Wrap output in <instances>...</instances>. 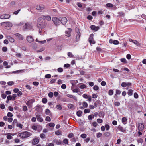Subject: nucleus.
<instances>
[{
    "mask_svg": "<svg viewBox=\"0 0 146 146\" xmlns=\"http://www.w3.org/2000/svg\"><path fill=\"white\" fill-rule=\"evenodd\" d=\"M127 119L126 117H124L122 119V121L124 124H126L127 123Z\"/></svg>",
    "mask_w": 146,
    "mask_h": 146,
    "instance_id": "nucleus-23",
    "label": "nucleus"
},
{
    "mask_svg": "<svg viewBox=\"0 0 146 146\" xmlns=\"http://www.w3.org/2000/svg\"><path fill=\"white\" fill-rule=\"evenodd\" d=\"M138 130L140 131H143L145 127L144 124L143 122H142L141 123H138Z\"/></svg>",
    "mask_w": 146,
    "mask_h": 146,
    "instance_id": "nucleus-5",
    "label": "nucleus"
},
{
    "mask_svg": "<svg viewBox=\"0 0 146 146\" xmlns=\"http://www.w3.org/2000/svg\"><path fill=\"white\" fill-rule=\"evenodd\" d=\"M106 6L108 7H113V5L111 3H108L106 4Z\"/></svg>",
    "mask_w": 146,
    "mask_h": 146,
    "instance_id": "nucleus-43",
    "label": "nucleus"
},
{
    "mask_svg": "<svg viewBox=\"0 0 146 146\" xmlns=\"http://www.w3.org/2000/svg\"><path fill=\"white\" fill-rule=\"evenodd\" d=\"M72 91L73 92L77 93L80 92V89L78 88H75L73 89Z\"/></svg>",
    "mask_w": 146,
    "mask_h": 146,
    "instance_id": "nucleus-46",
    "label": "nucleus"
},
{
    "mask_svg": "<svg viewBox=\"0 0 146 146\" xmlns=\"http://www.w3.org/2000/svg\"><path fill=\"white\" fill-rule=\"evenodd\" d=\"M17 126L19 127L20 129H22L23 125L21 124L17 123Z\"/></svg>",
    "mask_w": 146,
    "mask_h": 146,
    "instance_id": "nucleus-54",
    "label": "nucleus"
},
{
    "mask_svg": "<svg viewBox=\"0 0 146 146\" xmlns=\"http://www.w3.org/2000/svg\"><path fill=\"white\" fill-rule=\"evenodd\" d=\"M53 142L58 145H60L62 143L61 141L60 140H58L56 139H54L53 140Z\"/></svg>",
    "mask_w": 146,
    "mask_h": 146,
    "instance_id": "nucleus-17",
    "label": "nucleus"
},
{
    "mask_svg": "<svg viewBox=\"0 0 146 146\" xmlns=\"http://www.w3.org/2000/svg\"><path fill=\"white\" fill-rule=\"evenodd\" d=\"M82 105L84 108H86L88 106V104L85 102H83Z\"/></svg>",
    "mask_w": 146,
    "mask_h": 146,
    "instance_id": "nucleus-29",
    "label": "nucleus"
},
{
    "mask_svg": "<svg viewBox=\"0 0 146 146\" xmlns=\"http://www.w3.org/2000/svg\"><path fill=\"white\" fill-rule=\"evenodd\" d=\"M45 120L47 121L50 122L51 121V119L49 117L47 116Z\"/></svg>",
    "mask_w": 146,
    "mask_h": 146,
    "instance_id": "nucleus-49",
    "label": "nucleus"
},
{
    "mask_svg": "<svg viewBox=\"0 0 146 146\" xmlns=\"http://www.w3.org/2000/svg\"><path fill=\"white\" fill-rule=\"evenodd\" d=\"M32 135L31 133L27 131H25L19 134L18 135L22 139L27 138Z\"/></svg>",
    "mask_w": 146,
    "mask_h": 146,
    "instance_id": "nucleus-2",
    "label": "nucleus"
},
{
    "mask_svg": "<svg viewBox=\"0 0 146 146\" xmlns=\"http://www.w3.org/2000/svg\"><path fill=\"white\" fill-rule=\"evenodd\" d=\"M39 141V139H38L35 138L33 139L32 143L34 145H36L38 143Z\"/></svg>",
    "mask_w": 146,
    "mask_h": 146,
    "instance_id": "nucleus-15",
    "label": "nucleus"
},
{
    "mask_svg": "<svg viewBox=\"0 0 146 146\" xmlns=\"http://www.w3.org/2000/svg\"><path fill=\"white\" fill-rule=\"evenodd\" d=\"M121 86L123 87H125L127 86V83L123 82L122 83Z\"/></svg>",
    "mask_w": 146,
    "mask_h": 146,
    "instance_id": "nucleus-33",
    "label": "nucleus"
},
{
    "mask_svg": "<svg viewBox=\"0 0 146 146\" xmlns=\"http://www.w3.org/2000/svg\"><path fill=\"white\" fill-rule=\"evenodd\" d=\"M58 72H62L63 71V69L62 68H59L57 69Z\"/></svg>",
    "mask_w": 146,
    "mask_h": 146,
    "instance_id": "nucleus-58",
    "label": "nucleus"
},
{
    "mask_svg": "<svg viewBox=\"0 0 146 146\" xmlns=\"http://www.w3.org/2000/svg\"><path fill=\"white\" fill-rule=\"evenodd\" d=\"M118 128L119 131L123 132H124L126 131L125 129L120 125L118 127Z\"/></svg>",
    "mask_w": 146,
    "mask_h": 146,
    "instance_id": "nucleus-21",
    "label": "nucleus"
},
{
    "mask_svg": "<svg viewBox=\"0 0 146 146\" xmlns=\"http://www.w3.org/2000/svg\"><path fill=\"white\" fill-rule=\"evenodd\" d=\"M82 113V111L80 110L78 111L76 113L77 115L79 117H80Z\"/></svg>",
    "mask_w": 146,
    "mask_h": 146,
    "instance_id": "nucleus-28",
    "label": "nucleus"
},
{
    "mask_svg": "<svg viewBox=\"0 0 146 146\" xmlns=\"http://www.w3.org/2000/svg\"><path fill=\"white\" fill-rule=\"evenodd\" d=\"M67 106L68 108L70 109H74V106L71 104H68L67 105Z\"/></svg>",
    "mask_w": 146,
    "mask_h": 146,
    "instance_id": "nucleus-25",
    "label": "nucleus"
},
{
    "mask_svg": "<svg viewBox=\"0 0 146 146\" xmlns=\"http://www.w3.org/2000/svg\"><path fill=\"white\" fill-rule=\"evenodd\" d=\"M55 134L57 135H60L61 134V132L59 130H58L55 132Z\"/></svg>",
    "mask_w": 146,
    "mask_h": 146,
    "instance_id": "nucleus-40",
    "label": "nucleus"
},
{
    "mask_svg": "<svg viewBox=\"0 0 146 146\" xmlns=\"http://www.w3.org/2000/svg\"><path fill=\"white\" fill-rule=\"evenodd\" d=\"M68 56L70 57H72L73 56L72 53L71 52H69L68 54Z\"/></svg>",
    "mask_w": 146,
    "mask_h": 146,
    "instance_id": "nucleus-64",
    "label": "nucleus"
},
{
    "mask_svg": "<svg viewBox=\"0 0 146 146\" xmlns=\"http://www.w3.org/2000/svg\"><path fill=\"white\" fill-rule=\"evenodd\" d=\"M35 101V100H30L27 102L26 103V104L28 106H29L34 102Z\"/></svg>",
    "mask_w": 146,
    "mask_h": 146,
    "instance_id": "nucleus-18",
    "label": "nucleus"
},
{
    "mask_svg": "<svg viewBox=\"0 0 146 146\" xmlns=\"http://www.w3.org/2000/svg\"><path fill=\"white\" fill-rule=\"evenodd\" d=\"M32 28V26L31 24L30 23L27 22L25 23L23 26V30L25 31L30 30Z\"/></svg>",
    "mask_w": 146,
    "mask_h": 146,
    "instance_id": "nucleus-3",
    "label": "nucleus"
},
{
    "mask_svg": "<svg viewBox=\"0 0 146 146\" xmlns=\"http://www.w3.org/2000/svg\"><path fill=\"white\" fill-rule=\"evenodd\" d=\"M105 127L106 130L107 131L109 130L110 129V126L108 124H106L105 125Z\"/></svg>",
    "mask_w": 146,
    "mask_h": 146,
    "instance_id": "nucleus-38",
    "label": "nucleus"
},
{
    "mask_svg": "<svg viewBox=\"0 0 146 146\" xmlns=\"http://www.w3.org/2000/svg\"><path fill=\"white\" fill-rule=\"evenodd\" d=\"M74 135L72 133H69L68 136V137L69 138H72V137H74Z\"/></svg>",
    "mask_w": 146,
    "mask_h": 146,
    "instance_id": "nucleus-30",
    "label": "nucleus"
},
{
    "mask_svg": "<svg viewBox=\"0 0 146 146\" xmlns=\"http://www.w3.org/2000/svg\"><path fill=\"white\" fill-rule=\"evenodd\" d=\"M133 90L132 89H129L128 90L127 94L129 96H132L133 95Z\"/></svg>",
    "mask_w": 146,
    "mask_h": 146,
    "instance_id": "nucleus-26",
    "label": "nucleus"
},
{
    "mask_svg": "<svg viewBox=\"0 0 146 146\" xmlns=\"http://www.w3.org/2000/svg\"><path fill=\"white\" fill-rule=\"evenodd\" d=\"M7 116L9 117H11L13 116V114L11 112H8L7 114Z\"/></svg>",
    "mask_w": 146,
    "mask_h": 146,
    "instance_id": "nucleus-59",
    "label": "nucleus"
},
{
    "mask_svg": "<svg viewBox=\"0 0 146 146\" xmlns=\"http://www.w3.org/2000/svg\"><path fill=\"white\" fill-rule=\"evenodd\" d=\"M3 24L6 25V26H8L9 28H11L12 26V24L10 22H5L1 23V25H2Z\"/></svg>",
    "mask_w": 146,
    "mask_h": 146,
    "instance_id": "nucleus-9",
    "label": "nucleus"
},
{
    "mask_svg": "<svg viewBox=\"0 0 146 146\" xmlns=\"http://www.w3.org/2000/svg\"><path fill=\"white\" fill-rule=\"evenodd\" d=\"M44 6L42 4H40L36 6V9L38 10H43Z\"/></svg>",
    "mask_w": 146,
    "mask_h": 146,
    "instance_id": "nucleus-11",
    "label": "nucleus"
},
{
    "mask_svg": "<svg viewBox=\"0 0 146 146\" xmlns=\"http://www.w3.org/2000/svg\"><path fill=\"white\" fill-rule=\"evenodd\" d=\"M27 40L29 43H31L34 41V39L31 36H28L27 37Z\"/></svg>",
    "mask_w": 146,
    "mask_h": 146,
    "instance_id": "nucleus-12",
    "label": "nucleus"
},
{
    "mask_svg": "<svg viewBox=\"0 0 146 146\" xmlns=\"http://www.w3.org/2000/svg\"><path fill=\"white\" fill-rule=\"evenodd\" d=\"M82 97L85 99H88V100L90 102L91 101L92 98L90 95H88L84 94L82 95Z\"/></svg>",
    "mask_w": 146,
    "mask_h": 146,
    "instance_id": "nucleus-8",
    "label": "nucleus"
},
{
    "mask_svg": "<svg viewBox=\"0 0 146 146\" xmlns=\"http://www.w3.org/2000/svg\"><path fill=\"white\" fill-rule=\"evenodd\" d=\"M113 43L115 45H117L119 44V42L117 40H114L113 41Z\"/></svg>",
    "mask_w": 146,
    "mask_h": 146,
    "instance_id": "nucleus-62",
    "label": "nucleus"
},
{
    "mask_svg": "<svg viewBox=\"0 0 146 146\" xmlns=\"http://www.w3.org/2000/svg\"><path fill=\"white\" fill-rule=\"evenodd\" d=\"M139 96L136 92H135L134 94V97L135 98L137 99L138 98Z\"/></svg>",
    "mask_w": 146,
    "mask_h": 146,
    "instance_id": "nucleus-55",
    "label": "nucleus"
},
{
    "mask_svg": "<svg viewBox=\"0 0 146 146\" xmlns=\"http://www.w3.org/2000/svg\"><path fill=\"white\" fill-rule=\"evenodd\" d=\"M71 31L72 29L70 28L67 29V30L65 32L66 36L67 37H69L70 36V32Z\"/></svg>",
    "mask_w": 146,
    "mask_h": 146,
    "instance_id": "nucleus-10",
    "label": "nucleus"
},
{
    "mask_svg": "<svg viewBox=\"0 0 146 146\" xmlns=\"http://www.w3.org/2000/svg\"><path fill=\"white\" fill-rule=\"evenodd\" d=\"M93 36H94V34H92L90 35L89 38V42L91 41V40H93Z\"/></svg>",
    "mask_w": 146,
    "mask_h": 146,
    "instance_id": "nucleus-27",
    "label": "nucleus"
},
{
    "mask_svg": "<svg viewBox=\"0 0 146 146\" xmlns=\"http://www.w3.org/2000/svg\"><path fill=\"white\" fill-rule=\"evenodd\" d=\"M113 94V91L112 89L110 90L108 92V94L110 95H112Z\"/></svg>",
    "mask_w": 146,
    "mask_h": 146,
    "instance_id": "nucleus-39",
    "label": "nucleus"
},
{
    "mask_svg": "<svg viewBox=\"0 0 146 146\" xmlns=\"http://www.w3.org/2000/svg\"><path fill=\"white\" fill-rule=\"evenodd\" d=\"M76 31L77 32V34L76 35V41L77 42L80 40V32L79 29L78 28H76Z\"/></svg>",
    "mask_w": 146,
    "mask_h": 146,
    "instance_id": "nucleus-6",
    "label": "nucleus"
},
{
    "mask_svg": "<svg viewBox=\"0 0 146 146\" xmlns=\"http://www.w3.org/2000/svg\"><path fill=\"white\" fill-rule=\"evenodd\" d=\"M4 15L5 19H9L10 17V15L9 14H5Z\"/></svg>",
    "mask_w": 146,
    "mask_h": 146,
    "instance_id": "nucleus-35",
    "label": "nucleus"
},
{
    "mask_svg": "<svg viewBox=\"0 0 146 146\" xmlns=\"http://www.w3.org/2000/svg\"><path fill=\"white\" fill-rule=\"evenodd\" d=\"M51 77V75L49 74H47L45 76V77L46 78H50Z\"/></svg>",
    "mask_w": 146,
    "mask_h": 146,
    "instance_id": "nucleus-50",
    "label": "nucleus"
},
{
    "mask_svg": "<svg viewBox=\"0 0 146 146\" xmlns=\"http://www.w3.org/2000/svg\"><path fill=\"white\" fill-rule=\"evenodd\" d=\"M134 44H135L137 46H139L140 45L139 44V43L138 42L135 40H133V42Z\"/></svg>",
    "mask_w": 146,
    "mask_h": 146,
    "instance_id": "nucleus-34",
    "label": "nucleus"
},
{
    "mask_svg": "<svg viewBox=\"0 0 146 146\" xmlns=\"http://www.w3.org/2000/svg\"><path fill=\"white\" fill-rule=\"evenodd\" d=\"M86 87V86L85 84H83L82 85H80L79 88L80 89H83L85 88Z\"/></svg>",
    "mask_w": 146,
    "mask_h": 146,
    "instance_id": "nucleus-47",
    "label": "nucleus"
},
{
    "mask_svg": "<svg viewBox=\"0 0 146 146\" xmlns=\"http://www.w3.org/2000/svg\"><path fill=\"white\" fill-rule=\"evenodd\" d=\"M94 90H99V88L98 86L95 85H94L93 88Z\"/></svg>",
    "mask_w": 146,
    "mask_h": 146,
    "instance_id": "nucleus-37",
    "label": "nucleus"
},
{
    "mask_svg": "<svg viewBox=\"0 0 146 146\" xmlns=\"http://www.w3.org/2000/svg\"><path fill=\"white\" fill-rule=\"evenodd\" d=\"M43 17H44V18L46 20H47L48 21H50L51 20V17L50 15H43Z\"/></svg>",
    "mask_w": 146,
    "mask_h": 146,
    "instance_id": "nucleus-22",
    "label": "nucleus"
},
{
    "mask_svg": "<svg viewBox=\"0 0 146 146\" xmlns=\"http://www.w3.org/2000/svg\"><path fill=\"white\" fill-rule=\"evenodd\" d=\"M90 28L91 29L94 30V31H97L100 29L99 27H96L95 25H91L90 26Z\"/></svg>",
    "mask_w": 146,
    "mask_h": 146,
    "instance_id": "nucleus-14",
    "label": "nucleus"
},
{
    "mask_svg": "<svg viewBox=\"0 0 146 146\" xmlns=\"http://www.w3.org/2000/svg\"><path fill=\"white\" fill-rule=\"evenodd\" d=\"M97 121L99 123H100L102 122L103 120L100 119H98L97 120Z\"/></svg>",
    "mask_w": 146,
    "mask_h": 146,
    "instance_id": "nucleus-60",
    "label": "nucleus"
},
{
    "mask_svg": "<svg viewBox=\"0 0 146 146\" xmlns=\"http://www.w3.org/2000/svg\"><path fill=\"white\" fill-rule=\"evenodd\" d=\"M36 117L37 119V120L38 121L40 122H42L43 121V119L40 115H37L36 116Z\"/></svg>",
    "mask_w": 146,
    "mask_h": 146,
    "instance_id": "nucleus-16",
    "label": "nucleus"
},
{
    "mask_svg": "<svg viewBox=\"0 0 146 146\" xmlns=\"http://www.w3.org/2000/svg\"><path fill=\"white\" fill-rule=\"evenodd\" d=\"M90 111V110L89 109H85L84 111V112L85 113H89Z\"/></svg>",
    "mask_w": 146,
    "mask_h": 146,
    "instance_id": "nucleus-45",
    "label": "nucleus"
},
{
    "mask_svg": "<svg viewBox=\"0 0 146 146\" xmlns=\"http://www.w3.org/2000/svg\"><path fill=\"white\" fill-rule=\"evenodd\" d=\"M7 38L11 42L13 43L14 42L15 40L14 38L10 36H8Z\"/></svg>",
    "mask_w": 146,
    "mask_h": 146,
    "instance_id": "nucleus-20",
    "label": "nucleus"
},
{
    "mask_svg": "<svg viewBox=\"0 0 146 146\" xmlns=\"http://www.w3.org/2000/svg\"><path fill=\"white\" fill-rule=\"evenodd\" d=\"M32 128L34 130H36L37 129V127L35 125H33L32 126Z\"/></svg>",
    "mask_w": 146,
    "mask_h": 146,
    "instance_id": "nucleus-63",
    "label": "nucleus"
},
{
    "mask_svg": "<svg viewBox=\"0 0 146 146\" xmlns=\"http://www.w3.org/2000/svg\"><path fill=\"white\" fill-rule=\"evenodd\" d=\"M48 124H49V126L50 127H54L55 126L54 124L52 123H49Z\"/></svg>",
    "mask_w": 146,
    "mask_h": 146,
    "instance_id": "nucleus-53",
    "label": "nucleus"
},
{
    "mask_svg": "<svg viewBox=\"0 0 146 146\" xmlns=\"http://www.w3.org/2000/svg\"><path fill=\"white\" fill-rule=\"evenodd\" d=\"M46 23L42 17H39L38 20L37 26L40 29H43L45 27Z\"/></svg>",
    "mask_w": 146,
    "mask_h": 146,
    "instance_id": "nucleus-1",
    "label": "nucleus"
},
{
    "mask_svg": "<svg viewBox=\"0 0 146 146\" xmlns=\"http://www.w3.org/2000/svg\"><path fill=\"white\" fill-rule=\"evenodd\" d=\"M42 101L44 104H46L47 102V100L46 98H44L42 99Z\"/></svg>",
    "mask_w": 146,
    "mask_h": 146,
    "instance_id": "nucleus-42",
    "label": "nucleus"
},
{
    "mask_svg": "<svg viewBox=\"0 0 146 146\" xmlns=\"http://www.w3.org/2000/svg\"><path fill=\"white\" fill-rule=\"evenodd\" d=\"M98 116L100 117H104V113L102 111H100L99 113Z\"/></svg>",
    "mask_w": 146,
    "mask_h": 146,
    "instance_id": "nucleus-24",
    "label": "nucleus"
},
{
    "mask_svg": "<svg viewBox=\"0 0 146 146\" xmlns=\"http://www.w3.org/2000/svg\"><path fill=\"white\" fill-rule=\"evenodd\" d=\"M18 39L20 40H22L23 39V36L20 34L18 33H16L15 35Z\"/></svg>",
    "mask_w": 146,
    "mask_h": 146,
    "instance_id": "nucleus-13",
    "label": "nucleus"
},
{
    "mask_svg": "<svg viewBox=\"0 0 146 146\" xmlns=\"http://www.w3.org/2000/svg\"><path fill=\"white\" fill-rule=\"evenodd\" d=\"M25 70V69L23 70H19L17 71H14L12 72V73H22L24 72V70Z\"/></svg>",
    "mask_w": 146,
    "mask_h": 146,
    "instance_id": "nucleus-19",
    "label": "nucleus"
},
{
    "mask_svg": "<svg viewBox=\"0 0 146 146\" xmlns=\"http://www.w3.org/2000/svg\"><path fill=\"white\" fill-rule=\"evenodd\" d=\"M56 107L57 109L59 110H61L62 109V107L60 104L57 105Z\"/></svg>",
    "mask_w": 146,
    "mask_h": 146,
    "instance_id": "nucleus-44",
    "label": "nucleus"
},
{
    "mask_svg": "<svg viewBox=\"0 0 146 146\" xmlns=\"http://www.w3.org/2000/svg\"><path fill=\"white\" fill-rule=\"evenodd\" d=\"M50 112V111L48 109H47L45 110V113L47 115H49Z\"/></svg>",
    "mask_w": 146,
    "mask_h": 146,
    "instance_id": "nucleus-36",
    "label": "nucleus"
},
{
    "mask_svg": "<svg viewBox=\"0 0 146 146\" xmlns=\"http://www.w3.org/2000/svg\"><path fill=\"white\" fill-rule=\"evenodd\" d=\"M87 135L86 134L83 133L81 134L80 137L82 138H85L86 137Z\"/></svg>",
    "mask_w": 146,
    "mask_h": 146,
    "instance_id": "nucleus-48",
    "label": "nucleus"
},
{
    "mask_svg": "<svg viewBox=\"0 0 146 146\" xmlns=\"http://www.w3.org/2000/svg\"><path fill=\"white\" fill-rule=\"evenodd\" d=\"M102 135V134L100 133H97L96 136L98 138L100 137Z\"/></svg>",
    "mask_w": 146,
    "mask_h": 146,
    "instance_id": "nucleus-56",
    "label": "nucleus"
},
{
    "mask_svg": "<svg viewBox=\"0 0 146 146\" xmlns=\"http://www.w3.org/2000/svg\"><path fill=\"white\" fill-rule=\"evenodd\" d=\"M94 118V115L93 114L90 115L88 116V119L89 120H91Z\"/></svg>",
    "mask_w": 146,
    "mask_h": 146,
    "instance_id": "nucleus-31",
    "label": "nucleus"
},
{
    "mask_svg": "<svg viewBox=\"0 0 146 146\" xmlns=\"http://www.w3.org/2000/svg\"><path fill=\"white\" fill-rule=\"evenodd\" d=\"M0 107L1 109H4L5 108V106L3 104H0Z\"/></svg>",
    "mask_w": 146,
    "mask_h": 146,
    "instance_id": "nucleus-61",
    "label": "nucleus"
},
{
    "mask_svg": "<svg viewBox=\"0 0 146 146\" xmlns=\"http://www.w3.org/2000/svg\"><path fill=\"white\" fill-rule=\"evenodd\" d=\"M14 84V82L13 81H9L7 82V84L9 86H11L13 85Z\"/></svg>",
    "mask_w": 146,
    "mask_h": 146,
    "instance_id": "nucleus-51",
    "label": "nucleus"
},
{
    "mask_svg": "<svg viewBox=\"0 0 146 146\" xmlns=\"http://www.w3.org/2000/svg\"><path fill=\"white\" fill-rule=\"evenodd\" d=\"M63 141V143L67 145L68 144V140L66 138L64 139Z\"/></svg>",
    "mask_w": 146,
    "mask_h": 146,
    "instance_id": "nucleus-32",
    "label": "nucleus"
},
{
    "mask_svg": "<svg viewBox=\"0 0 146 146\" xmlns=\"http://www.w3.org/2000/svg\"><path fill=\"white\" fill-rule=\"evenodd\" d=\"M53 93L52 92H50L48 93V96L50 98H52L53 96Z\"/></svg>",
    "mask_w": 146,
    "mask_h": 146,
    "instance_id": "nucleus-52",
    "label": "nucleus"
},
{
    "mask_svg": "<svg viewBox=\"0 0 146 146\" xmlns=\"http://www.w3.org/2000/svg\"><path fill=\"white\" fill-rule=\"evenodd\" d=\"M137 142H138V143H142L143 142V139L141 138H140L138 139L137 140Z\"/></svg>",
    "mask_w": 146,
    "mask_h": 146,
    "instance_id": "nucleus-41",
    "label": "nucleus"
},
{
    "mask_svg": "<svg viewBox=\"0 0 146 146\" xmlns=\"http://www.w3.org/2000/svg\"><path fill=\"white\" fill-rule=\"evenodd\" d=\"M60 18H58L56 17H52V20L54 24L56 26L58 25L60 23Z\"/></svg>",
    "mask_w": 146,
    "mask_h": 146,
    "instance_id": "nucleus-4",
    "label": "nucleus"
},
{
    "mask_svg": "<svg viewBox=\"0 0 146 146\" xmlns=\"http://www.w3.org/2000/svg\"><path fill=\"white\" fill-rule=\"evenodd\" d=\"M60 22L63 25H65L67 22V19L65 17H60Z\"/></svg>",
    "mask_w": 146,
    "mask_h": 146,
    "instance_id": "nucleus-7",
    "label": "nucleus"
},
{
    "mask_svg": "<svg viewBox=\"0 0 146 146\" xmlns=\"http://www.w3.org/2000/svg\"><path fill=\"white\" fill-rule=\"evenodd\" d=\"M40 137L42 139H44L46 137L44 133H41L40 135Z\"/></svg>",
    "mask_w": 146,
    "mask_h": 146,
    "instance_id": "nucleus-57",
    "label": "nucleus"
}]
</instances>
